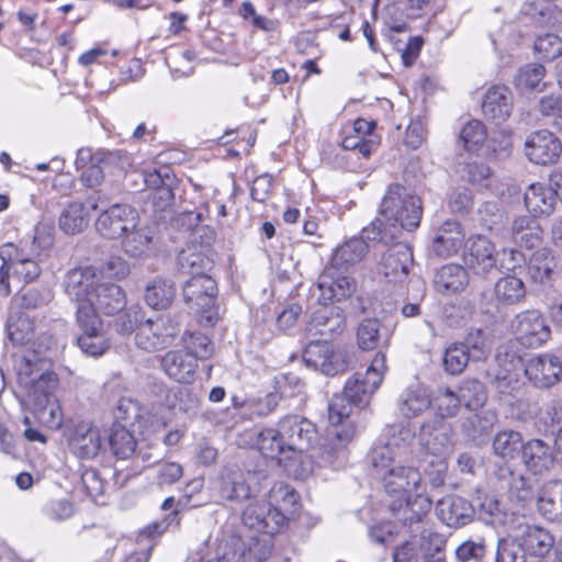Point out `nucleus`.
<instances>
[{"label":"nucleus","mask_w":562,"mask_h":562,"mask_svg":"<svg viewBox=\"0 0 562 562\" xmlns=\"http://www.w3.org/2000/svg\"><path fill=\"white\" fill-rule=\"evenodd\" d=\"M423 216L422 200L401 183H391L381 201L379 216L363 227L364 236L389 245L401 238L403 231H415Z\"/></svg>","instance_id":"obj_1"},{"label":"nucleus","mask_w":562,"mask_h":562,"mask_svg":"<svg viewBox=\"0 0 562 562\" xmlns=\"http://www.w3.org/2000/svg\"><path fill=\"white\" fill-rule=\"evenodd\" d=\"M386 371L385 353L379 351L364 373L357 372L350 378L340 394H335L328 404L330 425L352 423L350 416L355 407L369 404L372 394L382 383Z\"/></svg>","instance_id":"obj_2"},{"label":"nucleus","mask_w":562,"mask_h":562,"mask_svg":"<svg viewBox=\"0 0 562 562\" xmlns=\"http://www.w3.org/2000/svg\"><path fill=\"white\" fill-rule=\"evenodd\" d=\"M217 293L215 280L207 274L192 276L182 286L183 300L202 326L213 327L220 319Z\"/></svg>","instance_id":"obj_3"},{"label":"nucleus","mask_w":562,"mask_h":562,"mask_svg":"<svg viewBox=\"0 0 562 562\" xmlns=\"http://www.w3.org/2000/svg\"><path fill=\"white\" fill-rule=\"evenodd\" d=\"M334 429L311 448V459L319 467L339 469L347 462V447L356 436L353 423L331 425Z\"/></svg>","instance_id":"obj_4"},{"label":"nucleus","mask_w":562,"mask_h":562,"mask_svg":"<svg viewBox=\"0 0 562 562\" xmlns=\"http://www.w3.org/2000/svg\"><path fill=\"white\" fill-rule=\"evenodd\" d=\"M180 321L177 316L164 315L156 319L142 321L135 335V344L145 351L168 347L177 336Z\"/></svg>","instance_id":"obj_5"},{"label":"nucleus","mask_w":562,"mask_h":562,"mask_svg":"<svg viewBox=\"0 0 562 562\" xmlns=\"http://www.w3.org/2000/svg\"><path fill=\"white\" fill-rule=\"evenodd\" d=\"M279 425L291 458L296 453L310 451L318 439L316 426L303 416H284L279 420Z\"/></svg>","instance_id":"obj_6"},{"label":"nucleus","mask_w":562,"mask_h":562,"mask_svg":"<svg viewBox=\"0 0 562 562\" xmlns=\"http://www.w3.org/2000/svg\"><path fill=\"white\" fill-rule=\"evenodd\" d=\"M303 361L310 368L326 375H336L348 369L347 355L335 351L328 341L317 339L310 341L303 351Z\"/></svg>","instance_id":"obj_7"},{"label":"nucleus","mask_w":562,"mask_h":562,"mask_svg":"<svg viewBox=\"0 0 562 562\" xmlns=\"http://www.w3.org/2000/svg\"><path fill=\"white\" fill-rule=\"evenodd\" d=\"M319 303L306 325V333L310 337L329 341L345 330V311L337 304Z\"/></svg>","instance_id":"obj_8"},{"label":"nucleus","mask_w":562,"mask_h":562,"mask_svg":"<svg viewBox=\"0 0 562 562\" xmlns=\"http://www.w3.org/2000/svg\"><path fill=\"white\" fill-rule=\"evenodd\" d=\"M512 328L520 345L528 348H537L546 344L551 329L544 316L536 310H527L515 316Z\"/></svg>","instance_id":"obj_9"},{"label":"nucleus","mask_w":562,"mask_h":562,"mask_svg":"<svg viewBox=\"0 0 562 562\" xmlns=\"http://www.w3.org/2000/svg\"><path fill=\"white\" fill-rule=\"evenodd\" d=\"M345 271L337 267H325L317 280V288L321 292L319 302L335 304L352 296L357 283L353 278L345 274Z\"/></svg>","instance_id":"obj_10"},{"label":"nucleus","mask_w":562,"mask_h":562,"mask_svg":"<svg viewBox=\"0 0 562 562\" xmlns=\"http://www.w3.org/2000/svg\"><path fill=\"white\" fill-rule=\"evenodd\" d=\"M137 220L138 213L133 206L113 204L101 212L95 228L105 238H120L137 226Z\"/></svg>","instance_id":"obj_11"},{"label":"nucleus","mask_w":562,"mask_h":562,"mask_svg":"<svg viewBox=\"0 0 562 562\" xmlns=\"http://www.w3.org/2000/svg\"><path fill=\"white\" fill-rule=\"evenodd\" d=\"M397 240L385 245L387 249L383 252L379 265V272L389 283L404 282L414 261L411 246Z\"/></svg>","instance_id":"obj_12"},{"label":"nucleus","mask_w":562,"mask_h":562,"mask_svg":"<svg viewBox=\"0 0 562 562\" xmlns=\"http://www.w3.org/2000/svg\"><path fill=\"white\" fill-rule=\"evenodd\" d=\"M418 439L427 457L446 458L453 447L452 428L438 416H434L422 424Z\"/></svg>","instance_id":"obj_13"},{"label":"nucleus","mask_w":562,"mask_h":562,"mask_svg":"<svg viewBox=\"0 0 562 562\" xmlns=\"http://www.w3.org/2000/svg\"><path fill=\"white\" fill-rule=\"evenodd\" d=\"M431 504V499L426 495V488H422L390 501L387 507L397 521L404 526H413L420 522L429 513Z\"/></svg>","instance_id":"obj_14"},{"label":"nucleus","mask_w":562,"mask_h":562,"mask_svg":"<svg viewBox=\"0 0 562 562\" xmlns=\"http://www.w3.org/2000/svg\"><path fill=\"white\" fill-rule=\"evenodd\" d=\"M119 157L115 151L99 149L92 151L90 148H80L77 151L76 167L81 169L80 180L87 188H94L104 179V166L115 161Z\"/></svg>","instance_id":"obj_15"},{"label":"nucleus","mask_w":562,"mask_h":562,"mask_svg":"<svg viewBox=\"0 0 562 562\" xmlns=\"http://www.w3.org/2000/svg\"><path fill=\"white\" fill-rule=\"evenodd\" d=\"M525 153L531 162L549 166L559 160L562 154V144L552 132L540 130L527 137Z\"/></svg>","instance_id":"obj_16"},{"label":"nucleus","mask_w":562,"mask_h":562,"mask_svg":"<svg viewBox=\"0 0 562 562\" xmlns=\"http://www.w3.org/2000/svg\"><path fill=\"white\" fill-rule=\"evenodd\" d=\"M101 282L98 268L93 266L75 268L67 272L64 281L65 292L78 305L92 299L95 286Z\"/></svg>","instance_id":"obj_17"},{"label":"nucleus","mask_w":562,"mask_h":562,"mask_svg":"<svg viewBox=\"0 0 562 562\" xmlns=\"http://www.w3.org/2000/svg\"><path fill=\"white\" fill-rule=\"evenodd\" d=\"M384 490L392 499L425 488L420 473L412 467L396 465L381 475Z\"/></svg>","instance_id":"obj_18"},{"label":"nucleus","mask_w":562,"mask_h":562,"mask_svg":"<svg viewBox=\"0 0 562 562\" xmlns=\"http://www.w3.org/2000/svg\"><path fill=\"white\" fill-rule=\"evenodd\" d=\"M476 514L475 505L468 499L451 495L438 501L436 515L440 521L451 528L469 525Z\"/></svg>","instance_id":"obj_19"},{"label":"nucleus","mask_w":562,"mask_h":562,"mask_svg":"<svg viewBox=\"0 0 562 562\" xmlns=\"http://www.w3.org/2000/svg\"><path fill=\"white\" fill-rule=\"evenodd\" d=\"M562 363L560 359L550 353L539 355L528 360L525 374L537 387L547 389L560 381Z\"/></svg>","instance_id":"obj_20"},{"label":"nucleus","mask_w":562,"mask_h":562,"mask_svg":"<svg viewBox=\"0 0 562 562\" xmlns=\"http://www.w3.org/2000/svg\"><path fill=\"white\" fill-rule=\"evenodd\" d=\"M68 446L76 457L87 460L93 459L98 456L102 446L100 430L91 423H78L69 432Z\"/></svg>","instance_id":"obj_21"},{"label":"nucleus","mask_w":562,"mask_h":562,"mask_svg":"<svg viewBox=\"0 0 562 562\" xmlns=\"http://www.w3.org/2000/svg\"><path fill=\"white\" fill-rule=\"evenodd\" d=\"M464 262L477 276L486 277L497 270L494 245L485 237L477 236L471 240Z\"/></svg>","instance_id":"obj_22"},{"label":"nucleus","mask_w":562,"mask_h":562,"mask_svg":"<svg viewBox=\"0 0 562 562\" xmlns=\"http://www.w3.org/2000/svg\"><path fill=\"white\" fill-rule=\"evenodd\" d=\"M162 371L173 381L190 384L195 380L196 359L184 350H169L160 361Z\"/></svg>","instance_id":"obj_23"},{"label":"nucleus","mask_w":562,"mask_h":562,"mask_svg":"<svg viewBox=\"0 0 562 562\" xmlns=\"http://www.w3.org/2000/svg\"><path fill=\"white\" fill-rule=\"evenodd\" d=\"M521 460L527 471L533 475H543L554 465L551 447L541 439H530L524 445Z\"/></svg>","instance_id":"obj_24"},{"label":"nucleus","mask_w":562,"mask_h":562,"mask_svg":"<svg viewBox=\"0 0 562 562\" xmlns=\"http://www.w3.org/2000/svg\"><path fill=\"white\" fill-rule=\"evenodd\" d=\"M463 240L464 233L460 223L451 220L446 221L434 232L431 251L437 257H450L458 252Z\"/></svg>","instance_id":"obj_25"},{"label":"nucleus","mask_w":562,"mask_h":562,"mask_svg":"<svg viewBox=\"0 0 562 562\" xmlns=\"http://www.w3.org/2000/svg\"><path fill=\"white\" fill-rule=\"evenodd\" d=\"M496 423L497 415L495 412L490 409L482 411L463 420L461 432L468 441L476 447H482L488 442Z\"/></svg>","instance_id":"obj_26"},{"label":"nucleus","mask_w":562,"mask_h":562,"mask_svg":"<svg viewBox=\"0 0 562 562\" xmlns=\"http://www.w3.org/2000/svg\"><path fill=\"white\" fill-rule=\"evenodd\" d=\"M512 110V94L508 88L494 86L486 91L482 102V112L486 120L501 124L510 116Z\"/></svg>","instance_id":"obj_27"},{"label":"nucleus","mask_w":562,"mask_h":562,"mask_svg":"<svg viewBox=\"0 0 562 562\" xmlns=\"http://www.w3.org/2000/svg\"><path fill=\"white\" fill-rule=\"evenodd\" d=\"M370 243L380 244L378 240L368 239L362 229L359 237H352L335 249L328 266L347 270L364 258L369 251Z\"/></svg>","instance_id":"obj_28"},{"label":"nucleus","mask_w":562,"mask_h":562,"mask_svg":"<svg viewBox=\"0 0 562 562\" xmlns=\"http://www.w3.org/2000/svg\"><path fill=\"white\" fill-rule=\"evenodd\" d=\"M87 304H91L95 313L114 315L125 307L126 297L120 285L112 282H100Z\"/></svg>","instance_id":"obj_29"},{"label":"nucleus","mask_w":562,"mask_h":562,"mask_svg":"<svg viewBox=\"0 0 562 562\" xmlns=\"http://www.w3.org/2000/svg\"><path fill=\"white\" fill-rule=\"evenodd\" d=\"M392 329L380 319L364 318L357 328V342L362 350H373L390 344Z\"/></svg>","instance_id":"obj_30"},{"label":"nucleus","mask_w":562,"mask_h":562,"mask_svg":"<svg viewBox=\"0 0 562 562\" xmlns=\"http://www.w3.org/2000/svg\"><path fill=\"white\" fill-rule=\"evenodd\" d=\"M432 283L438 293L452 295L465 289L469 283V274L462 266L448 263L436 271Z\"/></svg>","instance_id":"obj_31"},{"label":"nucleus","mask_w":562,"mask_h":562,"mask_svg":"<svg viewBox=\"0 0 562 562\" xmlns=\"http://www.w3.org/2000/svg\"><path fill=\"white\" fill-rule=\"evenodd\" d=\"M204 486V480L202 477H194L189 481L183 488V494L178 498L177 508L173 509L160 524H156V527H161L160 530L166 529L168 526L178 528L180 525V514L186 508H196L205 504V501L198 498Z\"/></svg>","instance_id":"obj_32"},{"label":"nucleus","mask_w":562,"mask_h":562,"mask_svg":"<svg viewBox=\"0 0 562 562\" xmlns=\"http://www.w3.org/2000/svg\"><path fill=\"white\" fill-rule=\"evenodd\" d=\"M524 202L532 217L550 215L557 204V192L541 183L530 184L524 194Z\"/></svg>","instance_id":"obj_33"},{"label":"nucleus","mask_w":562,"mask_h":562,"mask_svg":"<svg viewBox=\"0 0 562 562\" xmlns=\"http://www.w3.org/2000/svg\"><path fill=\"white\" fill-rule=\"evenodd\" d=\"M430 395L425 385L414 383L403 390L398 397V409L404 417L419 416L430 407Z\"/></svg>","instance_id":"obj_34"},{"label":"nucleus","mask_w":562,"mask_h":562,"mask_svg":"<svg viewBox=\"0 0 562 562\" xmlns=\"http://www.w3.org/2000/svg\"><path fill=\"white\" fill-rule=\"evenodd\" d=\"M176 294V283L171 279L156 277L147 283L144 299L151 308L166 310L172 304Z\"/></svg>","instance_id":"obj_35"},{"label":"nucleus","mask_w":562,"mask_h":562,"mask_svg":"<svg viewBox=\"0 0 562 562\" xmlns=\"http://www.w3.org/2000/svg\"><path fill=\"white\" fill-rule=\"evenodd\" d=\"M512 238L515 244L532 249L542 241V228L537 218L521 215L516 217L512 224Z\"/></svg>","instance_id":"obj_36"},{"label":"nucleus","mask_w":562,"mask_h":562,"mask_svg":"<svg viewBox=\"0 0 562 562\" xmlns=\"http://www.w3.org/2000/svg\"><path fill=\"white\" fill-rule=\"evenodd\" d=\"M218 493L223 501L236 504L250 499L252 496L245 475L239 471L228 472L222 476Z\"/></svg>","instance_id":"obj_37"},{"label":"nucleus","mask_w":562,"mask_h":562,"mask_svg":"<svg viewBox=\"0 0 562 562\" xmlns=\"http://www.w3.org/2000/svg\"><path fill=\"white\" fill-rule=\"evenodd\" d=\"M518 540L526 553L537 557H543L554 544L551 533L544 528L535 525L526 526Z\"/></svg>","instance_id":"obj_38"},{"label":"nucleus","mask_w":562,"mask_h":562,"mask_svg":"<svg viewBox=\"0 0 562 562\" xmlns=\"http://www.w3.org/2000/svg\"><path fill=\"white\" fill-rule=\"evenodd\" d=\"M538 510L550 520L562 519V481H551L542 487Z\"/></svg>","instance_id":"obj_39"},{"label":"nucleus","mask_w":562,"mask_h":562,"mask_svg":"<svg viewBox=\"0 0 562 562\" xmlns=\"http://www.w3.org/2000/svg\"><path fill=\"white\" fill-rule=\"evenodd\" d=\"M255 445L266 458L276 459L283 456L291 459L285 440L281 437L279 423L276 428H265L256 434Z\"/></svg>","instance_id":"obj_40"},{"label":"nucleus","mask_w":562,"mask_h":562,"mask_svg":"<svg viewBox=\"0 0 562 562\" xmlns=\"http://www.w3.org/2000/svg\"><path fill=\"white\" fill-rule=\"evenodd\" d=\"M109 446L116 459L127 460L135 454L137 442L125 426L114 424L109 435Z\"/></svg>","instance_id":"obj_41"},{"label":"nucleus","mask_w":562,"mask_h":562,"mask_svg":"<svg viewBox=\"0 0 562 562\" xmlns=\"http://www.w3.org/2000/svg\"><path fill=\"white\" fill-rule=\"evenodd\" d=\"M522 436L516 430H503L495 435L493 451L502 459L513 460L521 454L524 449Z\"/></svg>","instance_id":"obj_42"},{"label":"nucleus","mask_w":562,"mask_h":562,"mask_svg":"<svg viewBox=\"0 0 562 562\" xmlns=\"http://www.w3.org/2000/svg\"><path fill=\"white\" fill-rule=\"evenodd\" d=\"M88 214L83 203H69L59 216V227L69 235L81 233L88 226Z\"/></svg>","instance_id":"obj_43"},{"label":"nucleus","mask_w":562,"mask_h":562,"mask_svg":"<svg viewBox=\"0 0 562 562\" xmlns=\"http://www.w3.org/2000/svg\"><path fill=\"white\" fill-rule=\"evenodd\" d=\"M458 395L462 405L471 411L483 407L487 401L486 387L477 379H464L459 385Z\"/></svg>","instance_id":"obj_44"},{"label":"nucleus","mask_w":562,"mask_h":562,"mask_svg":"<svg viewBox=\"0 0 562 562\" xmlns=\"http://www.w3.org/2000/svg\"><path fill=\"white\" fill-rule=\"evenodd\" d=\"M297 499L295 490L282 482L276 483L268 494V503L288 517L295 514Z\"/></svg>","instance_id":"obj_45"},{"label":"nucleus","mask_w":562,"mask_h":562,"mask_svg":"<svg viewBox=\"0 0 562 562\" xmlns=\"http://www.w3.org/2000/svg\"><path fill=\"white\" fill-rule=\"evenodd\" d=\"M555 268L554 257L549 248H541L535 251L529 258L528 273L535 282L548 280Z\"/></svg>","instance_id":"obj_46"},{"label":"nucleus","mask_w":562,"mask_h":562,"mask_svg":"<svg viewBox=\"0 0 562 562\" xmlns=\"http://www.w3.org/2000/svg\"><path fill=\"white\" fill-rule=\"evenodd\" d=\"M55 386V375L52 373H42L37 379L32 380L27 394L29 402L32 403L36 409H44L49 403Z\"/></svg>","instance_id":"obj_47"},{"label":"nucleus","mask_w":562,"mask_h":562,"mask_svg":"<svg viewBox=\"0 0 562 562\" xmlns=\"http://www.w3.org/2000/svg\"><path fill=\"white\" fill-rule=\"evenodd\" d=\"M34 322L25 313L10 315L7 322L8 338L15 345H24L32 339Z\"/></svg>","instance_id":"obj_48"},{"label":"nucleus","mask_w":562,"mask_h":562,"mask_svg":"<svg viewBox=\"0 0 562 562\" xmlns=\"http://www.w3.org/2000/svg\"><path fill=\"white\" fill-rule=\"evenodd\" d=\"M495 295L499 302L516 304L525 297L526 288L519 278L507 276L495 283Z\"/></svg>","instance_id":"obj_49"},{"label":"nucleus","mask_w":562,"mask_h":562,"mask_svg":"<svg viewBox=\"0 0 562 562\" xmlns=\"http://www.w3.org/2000/svg\"><path fill=\"white\" fill-rule=\"evenodd\" d=\"M546 69L540 64H528L521 67L514 78V83L520 92L543 88L542 82Z\"/></svg>","instance_id":"obj_50"},{"label":"nucleus","mask_w":562,"mask_h":562,"mask_svg":"<svg viewBox=\"0 0 562 562\" xmlns=\"http://www.w3.org/2000/svg\"><path fill=\"white\" fill-rule=\"evenodd\" d=\"M479 519L486 525L496 526L504 522L505 513L498 499L492 495H479L474 501Z\"/></svg>","instance_id":"obj_51"},{"label":"nucleus","mask_w":562,"mask_h":562,"mask_svg":"<svg viewBox=\"0 0 562 562\" xmlns=\"http://www.w3.org/2000/svg\"><path fill=\"white\" fill-rule=\"evenodd\" d=\"M184 351L191 353L196 361L210 359L214 353L211 339L199 331H188L182 337Z\"/></svg>","instance_id":"obj_52"},{"label":"nucleus","mask_w":562,"mask_h":562,"mask_svg":"<svg viewBox=\"0 0 562 562\" xmlns=\"http://www.w3.org/2000/svg\"><path fill=\"white\" fill-rule=\"evenodd\" d=\"M151 239V232L148 227L137 228L136 226L125 234L123 247L127 255L140 257L148 251Z\"/></svg>","instance_id":"obj_53"},{"label":"nucleus","mask_w":562,"mask_h":562,"mask_svg":"<svg viewBox=\"0 0 562 562\" xmlns=\"http://www.w3.org/2000/svg\"><path fill=\"white\" fill-rule=\"evenodd\" d=\"M216 559L220 562H248L247 547L240 537L233 536L220 542Z\"/></svg>","instance_id":"obj_54"},{"label":"nucleus","mask_w":562,"mask_h":562,"mask_svg":"<svg viewBox=\"0 0 562 562\" xmlns=\"http://www.w3.org/2000/svg\"><path fill=\"white\" fill-rule=\"evenodd\" d=\"M178 266L183 273L192 276L206 274L212 261L202 252L192 251L190 248L182 250L178 256Z\"/></svg>","instance_id":"obj_55"},{"label":"nucleus","mask_w":562,"mask_h":562,"mask_svg":"<svg viewBox=\"0 0 562 562\" xmlns=\"http://www.w3.org/2000/svg\"><path fill=\"white\" fill-rule=\"evenodd\" d=\"M470 360H472L471 353L454 342L446 349L442 364L448 374L458 375L464 371Z\"/></svg>","instance_id":"obj_56"},{"label":"nucleus","mask_w":562,"mask_h":562,"mask_svg":"<svg viewBox=\"0 0 562 562\" xmlns=\"http://www.w3.org/2000/svg\"><path fill=\"white\" fill-rule=\"evenodd\" d=\"M533 52L540 60H553L562 55V40L552 33L540 35L535 41Z\"/></svg>","instance_id":"obj_57"},{"label":"nucleus","mask_w":562,"mask_h":562,"mask_svg":"<svg viewBox=\"0 0 562 562\" xmlns=\"http://www.w3.org/2000/svg\"><path fill=\"white\" fill-rule=\"evenodd\" d=\"M468 353H471L472 361L485 360L488 355L486 334L481 328L471 329L463 341L458 342Z\"/></svg>","instance_id":"obj_58"},{"label":"nucleus","mask_w":562,"mask_h":562,"mask_svg":"<svg viewBox=\"0 0 562 562\" xmlns=\"http://www.w3.org/2000/svg\"><path fill=\"white\" fill-rule=\"evenodd\" d=\"M77 323L81 329V335H105L102 330V321L91 304L78 305Z\"/></svg>","instance_id":"obj_59"},{"label":"nucleus","mask_w":562,"mask_h":562,"mask_svg":"<svg viewBox=\"0 0 562 562\" xmlns=\"http://www.w3.org/2000/svg\"><path fill=\"white\" fill-rule=\"evenodd\" d=\"M495 562H526V552L518 538L498 540Z\"/></svg>","instance_id":"obj_60"},{"label":"nucleus","mask_w":562,"mask_h":562,"mask_svg":"<svg viewBox=\"0 0 562 562\" xmlns=\"http://www.w3.org/2000/svg\"><path fill=\"white\" fill-rule=\"evenodd\" d=\"M424 474L432 488L445 485L448 471L447 459L442 457H426L424 460Z\"/></svg>","instance_id":"obj_61"},{"label":"nucleus","mask_w":562,"mask_h":562,"mask_svg":"<svg viewBox=\"0 0 562 562\" xmlns=\"http://www.w3.org/2000/svg\"><path fill=\"white\" fill-rule=\"evenodd\" d=\"M395 458V451L390 445L376 446L369 454L370 463L379 476L387 472V469L398 465Z\"/></svg>","instance_id":"obj_62"},{"label":"nucleus","mask_w":562,"mask_h":562,"mask_svg":"<svg viewBox=\"0 0 562 562\" xmlns=\"http://www.w3.org/2000/svg\"><path fill=\"white\" fill-rule=\"evenodd\" d=\"M462 177L474 186L487 188L490 186L492 170L485 162L470 161L464 165Z\"/></svg>","instance_id":"obj_63"},{"label":"nucleus","mask_w":562,"mask_h":562,"mask_svg":"<svg viewBox=\"0 0 562 562\" xmlns=\"http://www.w3.org/2000/svg\"><path fill=\"white\" fill-rule=\"evenodd\" d=\"M513 138L505 131L495 133L487 142V151L496 160H504L512 155Z\"/></svg>","instance_id":"obj_64"}]
</instances>
